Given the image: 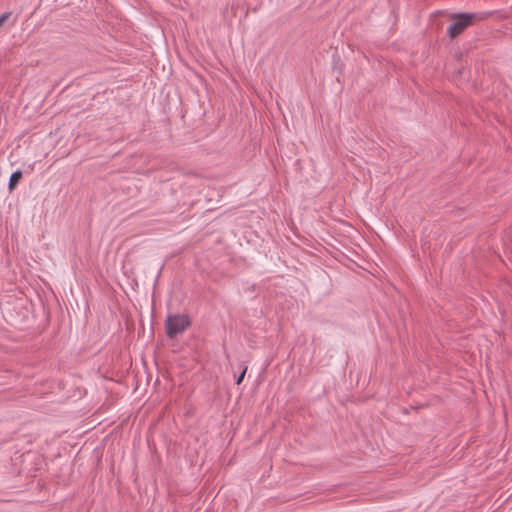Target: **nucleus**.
Listing matches in <instances>:
<instances>
[{"label":"nucleus","mask_w":512,"mask_h":512,"mask_svg":"<svg viewBox=\"0 0 512 512\" xmlns=\"http://www.w3.org/2000/svg\"><path fill=\"white\" fill-rule=\"evenodd\" d=\"M10 16V12H5L2 15H0V27L4 25V23L10 18Z\"/></svg>","instance_id":"20e7f679"},{"label":"nucleus","mask_w":512,"mask_h":512,"mask_svg":"<svg viewBox=\"0 0 512 512\" xmlns=\"http://www.w3.org/2000/svg\"><path fill=\"white\" fill-rule=\"evenodd\" d=\"M191 324L190 318L186 314L168 315L165 326L168 337L173 338L183 333Z\"/></svg>","instance_id":"f03ea898"},{"label":"nucleus","mask_w":512,"mask_h":512,"mask_svg":"<svg viewBox=\"0 0 512 512\" xmlns=\"http://www.w3.org/2000/svg\"><path fill=\"white\" fill-rule=\"evenodd\" d=\"M21 178H22L21 171H16L11 175L10 180H9V189L11 191L14 190V188L17 186V184L19 183Z\"/></svg>","instance_id":"7ed1b4c3"},{"label":"nucleus","mask_w":512,"mask_h":512,"mask_svg":"<svg viewBox=\"0 0 512 512\" xmlns=\"http://www.w3.org/2000/svg\"><path fill=\"white\" fill-rule=\"evenodd\" d=\"M246 371H247V367L244 368V370L242 371V373L238 376V378L236 379V384L237 385H240L245 377V374H246Z\"/></svg>","instance_id":"39448f33"},{"label":"nucleus","mask_w":512,"mask_h":512,"mask_svg":"<svg viewBox=\"0 0 512 512\" xmlns=\"http://www.w3.org/2000/svg\"><path fill=\"white\" fill-rule=\"evenodd\" d=\"M486 17L485 14H473V13H464L453 15L452 19L454 22L447 29V34L451 38L457 37L461 34L466 28L471 26L474 22L480 21Z\"/></svg>","instance_id":"f257e3e1"}]
</instances>
